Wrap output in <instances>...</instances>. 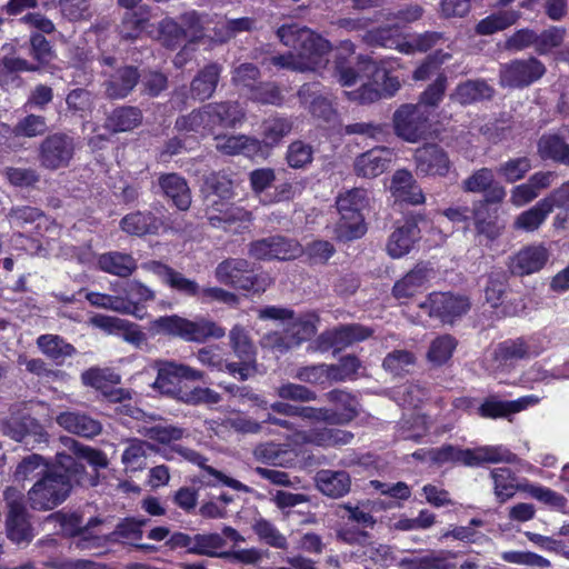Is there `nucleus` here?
Masks as SVG:
<instances>
[{
  "label": "nucleus",
  "instance_id": "25",
  "mask_svg": "<svg viewBox=\"0 0 569 569\" xmlns=\"http://www.w3.org/2000/svg\"><path fill=\"white\" fill-rule=\"evenodd\" d=\"M140 78L136 67L124 66L107 76L102 86L106 97L112 100L124 99L134 89Z\"/></svg>",
  "mask_w": 569,
  "mask_h": 569
},
{
  "label": "nucleus",
  "instance_id": "8",
  "mask_svg": "<svg viewBox=\"0 0 569 569\" xmlns=\"http://www.w3.org/2000/svg\"><path fill=\"white\" fill-rule=\"evenodd\" d=\"M319 317L315 312L292 316V319L283 328V332H271L263 337L264 346L284 353L301 342L311 339L317 332Z\"/></svg>",
  "mask_w": 569,
  "mask_h": 569
},
{
  "label": "nucleus",
  "instance_id": "19",
  "mask_svg": "<svg viewBox=\"0 0 569 569\" xmlns=\"http://www.w3.org/2000/svg\"><path fill=\"white\" fill-rule=\"evenodd\" d=\"M300 102L309 112L323 122H335L338 113L332 103L325 97L320 83H305L298 91Z\"/></svg>",
  "mask_w": 569,
  "mask_h": 569
},
{
  "label": "nucleus",
  "instance_id": "1",
  "mask_svg": "<svg viewBox=\"0 0 569 569\" xmlns=\"http://www.w3.org/2000/svg\"><path fill=\"white\" fill-rule=\"evenodd\" d=\"M277 36L293 51L272 57L273 66L301 72L320 71L327 67L331 43L311 29L296 23L283 24L277 30Z\"/></svg>",
  "mask_w": 569,
  "mask_h": 569
},
{
  "label": "nucleus",
  "instance_id": "5",
  "mask_svg": "<svg viewBox=\"0 0 569 569\" xmlns=\"http://www.w3.org/2000/svg\"><path fill=\"white\" fill-rule=\"evenodd\" d=\"M149 329L154 335L179 337L192 342L219 339L226 335V330L210 319L198 317L189 320L178 315L159 317L150 322Z\"/></svg>",
  "mask_w": 569,
  "mask_h": 569
},
{
  "label": "nucleus",
  "instance_id": "62",
  "mask_svg": "<svg viewBox=\"0 0 569 569\" xmlns=\"http://www.w3.org/2000/svg\"><path fill=\"white\" fill-rule=\"evenodd\" d=\"M254 27L256 20L250 17L226 19L217 24L214 37L218 41L224 42L242 32L251 31Z\"/></svg>",
  "mask_w": 569,
  "mask_h": 569
},
{
  "label": "nucleus",
  "instance_id": "44",
  "mask_svg": "<svg viewBox=\"0 0 569 569\" xmlns=\"http://www.w3.org/2000/svg\"><path fill=\"white\" fill-rule=\"evenodd\" d=\"M37 346L43 355L61 365L76 353V348L57 335H41L37 339Z\"/></svg>",
  "mask_w": 569,
  "mask_h": 569
},
{
  "label": "nucleus",
  "instance_id": "21",
  "mask_svg": "<svg viewBox=\"0 0 569 569\" xmlns=\"http://www.w3.org/2000/svg\"><path fill=\"white\" fill-rule=\"evenodd\" d=\"M372 335V330L361 325H347L323 332L319 337L321 349L341 350L355 342L363 341Z\"/></svg>",
  "mask_w": 569,
  "mask_h": 569
},
{
  "label": "nucleus",
  "instance_id": "55",
  "mask_svg": "<svg viewBox=\"0 0 569 569\" xmlns=\"http://www.w3.org/2000/svg\"><path fill=\"white\" fill-rule=\"evenodd\" d=\"M490 476L493 481L495 496L499 502H506L516 495L518 490L517 479L509 468H495Z\"/></svg>",
  "mask_w": 569,
  "mask_h": 569
},
{
  "label": "nucleus",
  "instance_id": "27",
  "mask_svg": "<svg viewBox=\"0 0 569 569\" xmlns=\"http://www.w3.org/2000/svg\"><path fill=\"white\" fill-rule=\"evenodd\" d=\"M57 423L70 433L93 438L102 431V423L80 411H64L57 417Z\"/></svg>",
  "mask_w": 569,
  "mask_h": 569
},
{
  "label": "nucleus",
  "instance_id": "34",
  "mask_svg": "<svg viewBox=\"0 0 569 569\" xmlns=\"http://www.w3.org/2000/svg\"><path fill=\"white\" fill-rule=\"evenodd\" d=\"M432 269L427 264L419 263L409 271L402 279L398 280L392 289L397 299H405L419 292L431 277Z\"/></svg>",
  "mask_w": 569,
  "mask_h": 569
},
{
  "label": "nucleus",
  "instance_id": "12",
  "mask_svg": "<svg viewBox=\"0 0 569 569\" xmlns=\"http://www.w3.org/2000/svg\"><path fill=\"white\" fill-rule=\"evenodd\" d=\"M216 279L226 286L244 291H259L257 277L251 272V264L246 259L231 258L220 262L214 271Z\"/></svg>",
  "mask_w": 569,
  "mask_h": 569
},
{
  "label": "nucleus",
  "instance_id": "13",
  "mask_svg": "<svg viewBox=\"0 0 569 569\" xmlns=\"http://www.w3.org/2000/svg\"><path fill=\"white\" fill-rule=\"evenodd\" d=\"M4 499L9 507L7 517L8 537L16 543L29 542L32 539V530L27 519L22 493L18 489L8 488L4 491Z\"/></svg>",
  "mask_w": 569,
  "mask_h": 569
},
{
  "label": "nucleus",
  "instance_id": "46",
  "mask_svg": "<svg viewBox=\"0 0 569 569\" xmlns=\"http://www.w3.org/2000/svg\"><path fill=\"white\" fill-rule=\"evenodd\" d=\"M253 456L258 461L267 465L288 467L293 463L295 455L282 445L266 442L257 446Z\"/></svg>",
  "mask_w": 569,
  "mask_h": 569
},
{
  "label": "nucleus",
  "instance_id": "6",
  "mask_svg": "<svg viewBox=\"0 0 569 569\" xmlns=\"http://www.w3.org/2000/svg\"><path fill=\"white\" fill-rule=\"evenodd\" d=\"M368 193L362 188H353L339 194L336 204L340 219L336 224L335 233L339 240L350 241L361 238L367 227L362 210L368 207Z\"/></svg>",
  "mask_w": 569,
  "mask_h": 569
},
{
  "label": "nucleus",
  "instance_id": "42",
  "mask_svg": "<svg viewBox=\"0 0 569 569\" xmlns=\"http://www.w3.org/2000/svg\"><path fill=\"white\" fill-rule=\"evenodd\" d=\"M159 183L168 198L180 210H187L191 203V196L186 180L177 173L160 177Z\"/></svg>",
  "mask_w": 569,
  "mask_h": 569
},
{
  "label": "nucleus",
  "instance_id": "14",
  "mask_svg": "<svg viewBox=\"0 0 569 569\" xmlns=\"http://www.w3.org/2000/svg\"><path fill=\"white\" fill-rule=\"evenodd\" d=\"M73 152V139L67 134L54 133L40 144L39 160L42 167L57 170L69 166Z\"/></svg>",
  "mask_w": 569,
  "mask_h": 569
},
{
  "label": "nucleus",
  "instance_id": "39",
  "mask_svg": "<svg viewBox=\"0 0 569 569\" xmlns=\"http://www.w3.org/2000/svg\"><path fill=\"white\" fill-rule=\"evenodd\" d=\"M207 112H210L214 128H234L244 120V109L238 102L208 103Z\"/></svg>",
  "mask_w": 569,
  "mask_h": 569
},
{
  "label": "nucleus",
  "instance_id": "41",
  "mask_svg": "<svg viewBox=\"0 0 569 569\" xmlns=\"http://www.w3.org/2000/svg\"><path fill=\"white\" fill-rule=\"evenodd\" d=\"M161 221L151 212H132L124 216L120 221V228L128 234L144 236L156 233Z\"/></svg>",
  "mask_w": 569,
  "mask_h": 569
},
{
  "label": "nucleus",
  "instance_id": "9",
  "mask_svg": "<svg viewBox=\"0 0 569 569\" xmlns=\"http://www.w3.org/2000/svg\"><path fill=\"white\" fill-rule=\"evenodd\" d=\"M429 117L430 112L423 110L421 104H402L393 113L395 133L407 142H418L429 132Z\"/></svg>",
  "mask_w": 569,
  "mask_h": 569
},
{
  "label": "nucleus",
  "instance_id": "3",
  "mask_svg": "<svg viewBox=\"0 0 569 569\" xmlns=\"http://www.w3.org/2000/svg\"><path fill=\"white\" fill-rule=\"evenodd\" d=\"M206 183L210 190L206 198L209 223L232 233L249 229L252 222L251 212L229 202L233 194L231 180L226 176L213 173Z\"/></svg>",
  "mask_w": 569,
  "mask_h": 569
},
{
  "label": "nucleus",
  "instance_id": "35",
  "mask_svg": "<svg viewBox=\"0 0 569 569\" xmlns=\"http://www.w3.org/2000/svg\"><path fill=\"white\" fill-rule=\"evenodd\" d=\"M468 467H478L482 463H513L518 460L517 455L511 452L506 446H480L469 449Z\"/></svg>",
  "mask_w": 569,
  "mask_h": 569
},
{
  "label": "nucleus",
  "instance_id": "10",
  "mask_svg": "<svg viewBox=\"0 0 569 569\" xmlns=\"http://www.w3.org/2000/svg\"><path fill=\"white\" fill-rule=\"evenodd\" d=\"M546 73L545 64L537 58L516 59L500 68V84L507 88H525Z\"/></svg>",
  "mask_w": 569,
  "mask_h": 569
},
{
  "label": "nucleus",
  "instance_id": "7",
  "mask_svg": "<svg viewBox=\"0 0 569 569\" xmlns=\"http://www.w3.org/2000/svg\"><path fill=\"white\" fill-rule=\"evenodd\" d=\"M154 369L157 370V378L152 388L161 395L179 401H182V397L189 391L182 388V381H200L203 379L201 371L176 361L157 360L154 361Z\"/></svg>",
  "mask_w": 569,
  "mask_h": 569
},
{
  "label": "nucleus",
  "instance_id": "11",
  "mask_svg": "<svg viewBox=\"0 0 569 569\" xmlns=\"http://www.w3.org/2000/svg\"><path fill=\"white\" fill-rule=\"evenodd\" d=\"M419 307L430 317L439 318L447 323L465 315L470 309V301L461 295L433 292Z\"/></svg>",
  "mask_w": 569,
  "mask_h": 569
},
{
  "label": "nucleus",
  "instance_id": "26",
  "mask_svg": "<svg viewBox=\"0 0 569 569\" xmlns=\"http://www.w3.org/2000/svg\"><path fill=\"white\" fill-rule=\"evenodd\" d=\"M393 153L389 148H373L368 150L355 160V172L359 177L375 178L383 173L390 162Z\"/></svg>",
  "mask_w": 569,
  "mask_h": 569
},
{
  "label": "nucleus",
  "instance_id": "56",
  "mask_svg": "<svg viewBox=\"0 0 569 569\" xmlns=\"http://www.w3.org/2000/svg\"><path fill=\"white\" fill-rule=\"evenodd\" d=\"M327 398L330 402L335 403L341 412L335 417L332 422L345 423L352 420L359 410V402L356 396L351 395L346 390H331L327 393ZM333 416H336L333 413Z\"/></svg>",
  "mask_w": 569,
  "mask_h": 569
},
{
  "label": "nucleus",
  "instance_id": "22",
  "mask_svg": "<svg viewBox=\"0 0 569 569\" xmlns=\"http://www.w3.org/2000/svg\"><path fill=\"white\" fill-rule=\"evenodd\" d=\"M216 149L226 156L253 158L262 154V142L247 134L216 136Z\"/></svg>",
  "mask_w": 569,
  "mask_h": 569
},
{
  "label": "nucleus",
  "instance_id": "31",
  "mask_svg": "<svg viewBox=\"0 0 569 569\" xmlns=\"http://www.w3.org/2000/svg\"><path fill=\"white\" fill-rule=\"evenodd\" d=\"M405 38L402 27L397 22H390L368 30L363 36V41L369 46L395 49L400 52Z\"/></svg>",
  "mask_w": 569,
  "mask_h": 569
},
{
  "label": "nucleus",
  "instance_id": "57",
  "mask_svg": "<svg viewBox=\"0 0 569 569\" xmlns=\"http://www.w3.org/2000/svg\"><path fill=\"white\" fill-rule=\"evenodd\" d=\"M151 448L152 447L147 441L128 439L121 462L129 471L142 470L146 467L147 453Z\"/></svg>",
  "mask_w": 569,
  "mask_h": 569
},
{
  "label": "nucleus",
  "instance_id": "16",
  "mask_svg": "<svg viewBox=\"0 0 569 569\" xmlns=\"http://www.w3.org/2000/svg\"><path fill=\"white\" fill-rule=\"evenodd\" d=\"M141 268L156 274L164 284L183 296L198 298L200 295L201 287L197 281L184 277L166 263L151 260L141 263Z\"/></svg>",
  "mask_w": 569,
  "mask_h": 569
},
{
  "label": "nucleus",
  "instance_id": "60",
  "mask_svg": "<svg viewBox=\"0 0 569 569\" xmlns=\"http://www.w3.org/2000/svg\"><path fill=\"white\" fill-rule=\"evenodd\" d=\"M252 530L263 543L276 549L284 550L288 548V540L286 536L282 535L276 525L268 519L262 517L254 519Z\"/></svg>",
  "mask_w": 569,
  "mask_h": 569
},
{
  "label": "nucleus",
  "instance_id": "23",
  "mask_svg": "<svg viewBox=\"0 0 569 569\" xmlns=\"http://www.w3.org/2000/svg\"><path fill=\"white\" fill-rule=\"evenodd\" d=\"M353 438L350 431L315 427L306 431H299L295 435L293 441L297 443L313 445L318 447H336L348 445Z\"/></svg>",
  "mask_w": 569,
  "mask_h": 569
},
{
  "label": "nucleus",
  "instance_id": "32",
  "mask_svg": "<svg viewBox=\"0 0 569 569\" xmlns=\"http://www.w3.org/2000/svg\"><path fill=\"white\" fill-rule=\"evenodd\" d=\"M101 271L120 278L130 277L137 269V260L129 253L109 251L101 253L97 259Z\"/></svg>",
  "mask_w": 569,
  "mask_h": 569
},
{
  "label": "nucleus",
  "instance_id": "54",
  "mask_svg": "<svg viewBox=\"0 0 569 569\" xmlns=\"http://www.w3.org/2000/svg\"><path fill=\"white\" fill-rule=\"evenodd\" d=\"M457 345L456 338L451 335L438 336L430 342L427 360L435 367L443 366L451 359Z\"/></svg>",
  "mask_w": 569,
  "mask_h": 569
},
{
  "label": "nucleus",
  "instance_id": "50",
  "mask_svg": "<svg viewBox=\"0 0 569 569\" xmlns=\"http://www.w3.org/2000/svg\"><path fill=\"white\" fill-rule=\"evenodd\" d=\"M475 227L479 234L495 240L501 233L502 226L498 222L497 212L491 211L487 203H479L473 210Z\"/></svg>",
  "mask_w": 569,
  "mask_h": 569
},
{
  "label": "nucleus",
  "instance_id": "64",
  "mask_svg": "<svg viewBox=\"0 0 569 569\" xmlns=\"http://www.w3.org/2000/svg\"><path fill=\"white\" fill-rule=\"evenodd\" d=\"M416 365V356L408 350H393L383 359L382 367L393 376L409 373Z\"/></svg>",
  "mask_w": 569,
  "mask_h": 569
},
{
  "label": "nucleus",
  "instance_id": "51",
  "mask_svg": "<svg viewBox=\"0 0 569 569\" xmlns=\"http://www.w3.org/2000/svg\"><path fill=\"white\" fill-rule=\"evenodd\" d=\"M519 18L520 13L515 10L498 11L481 19L476 26V32L480 36H490L512 26Z\"/></svg>",
  "mask_w": 569,
  "mask_h": 569
},
{
  "label": "nucleus",
  "instance_id": "30",
  "mask_svg": "<svg viewBox=\"0 0 569 569\" xmlns=\"http://www.w3.org/2000/svg\"><path fill=\"white\" fill-rule=\"evenodd\" d=\"M456 553L448 550H430L420 556L406 557L400 561L405 569H453Z\"/></svg>",
  "mask_w": 569,
  "mask_h": 569
},
{
  "label": "nucleus",
  "instance_id": "33",
  "mask_svg": "<svg viewBox=\"0 0 569 569\" xmlns=\"http://www.w3.org/2000/svg\"><path fill=\"white\" fill-rule=\"evenodd\" d=\"M318 489L326 496L339 498L349 492L351 480L348 472L322 469L316 475Z\"/></svg>",
  "mask_w": 569,
  "mask_h": 569
},
{
  "label": "nucleus",
  "instance_id": "15",
  "mask_svg": "<svg viewBox=\"0 0 569 569\" xmlns=\"http://www.w3.org/2000/svg\"><path fill=\"white\" fill-rule=\"evenodd\" d=\"M3 435L11 439L23 442L32 448L48 442V433L44 428L32 417L11 416L1 423Z\"/></svg>",
  "mask_w": 569,
  "mask_h": 569
},
{
  "label": "nucleus",
  "instance_id": "20",
  "mask_svg": "<svg viewBox=\"0 0 569 569\" xmlns=\"http://www.w3.org/2000/svg\"><path fill=\"white\" fill-rule=\"evenodd\" d=\"M549 259V252L542 244L522 248L510 258L509 270L512 274L526 276L540 271Z\"/></svg>",
  "mask_w": 569,
  "mask_h": 569
},
{
  "label": "nucleus",
  "instance_id": "28",
  "mask_svg": "<svg viewBox=\"0 0 569 569\" xmlns=\"http://www.w3.org/2000/svg\"><path fill=\"white\" fill-rule=\"evenodd\" d=\"M86 298L90 305L97 308L130 315L138 319H143L147 313L146 309L139 307L138 303L133 302L128 297L91 291L86 295Z\"/></svg>",
  "mask_w": 569,
  "mask_h": 569
},
{
  "label": "nucleus",
  "instance_id": "58",
  "mask_svg": "<svg viewBox=\"0 0 569 569\" xmlns=\"http://www.w3.org/2000/svg\"><path fill=\"white\" fill-rule=\"evenodd\" d=\"M108 400L114 405V413L119 418L129 417L140 420L143 417V411L137 407L131 398V392L127 389H110Z\"/></svg>",
  "mask_w": 569,
  "mask_h": 569
},
{
  "label": "nucleus",
  "instance_id": "48",
  "mask_svg": "<svg viewBox=\"0 0 569 569\" xmlns=\"http://www.w3.org/2000/svg\"><path fill=\"white\" fill-rule=\"evenodd\" d=\"M551 212L550 204L543 198L517 217L515 228L526 232L536 231Z\"/></svg>",
  "mask_w": 569,
  "mask_h": 569
},
{
  "label": "nucleus",
  "instance_id": "18",
  "mask_svg": "<svg viewBox=\"0 0 569 569\" xmlns=\"http://www.w3.org/2000/svg\"><path fill=\"white\" fill-rule=\"evenodd\" d=\"M425 222L423 219H420ZM419 220L416 218L408 219L403 224L398 226L389 236L386 250L393 259H400L407 256L413 248L415 243L420 239Z\"/></svg>",
  "mask_w": 569,
  "mask_h": 569
},
{
  "label": "nucleus",
  "instance_id": "29",
  "mask_svg": "<svg viewBox=\"0 0 569 569\" xmlns=\"http://www.w3.org/2000/svg\"><path fill=\"white\" fill-rule=\"evenodd\" d=\"M390 191L396 200L410 204H421L425 196L412 173L408 170H397L392 177Z\"/></svg>",
  "mask_w": 569,
  "mask_h": 569
},
{
  "label": "nucleus",
  "instance_id": "37",
  "mask_svg": "<svg viewBox=\"0 0 569 569\" xmlns=\"http://www.w3.org/2000/svg\"><path fill=\"white\" fill-rule=\"evenodd\" d=\"M142 122V112L132 106H122L113 109L106 119V128L111 132H126L139 127Z\"/></svg>",
  "mask_w": 569,
  "mask_h": 569
},
{
  "label": "nucleus",
  "instance_id": "40",
  "mask_svg": "<svg viewBox=\"0 0 569 569\" xmlns=\"http://www.w3.org/2000/svg\"><path fill=\"white\" fill-rule=\"evenodd\" d=\"M174 451L179 456H181L184 460L203 469L209 476L214 478V482H221V483H223L234 490H239V491L247 492L249 490L248 487L246 485L241 483L239 480L229 478L226 475H223L222 472H220L219 470H217L210 466H207L206 465L207 458H204L202 455H200L196 450L186 448L182 446H178L174 448Z\"/></svg>",
  "mask_w": 569,
  "mask_h": 569
},
{
  "label": "nucleus",
  "instance_id": "63",
  "mask_svg": "<svg viewBox=\"0 0 569 569\" xmlns=\"http://www.w3.org/2000/svg\"><path fill=\"white\" fill-rule=\"evenodd\" d=\"M259 79L260 70L253 63H242L231 74L232 84L247 96L258 86Z\"/></svg>",
  "mask_w": 569,
  "mask_h": 569
},
{
  "label": "nucleus",
  "instance_id": "61",
  "mask_svg": "<svg viewBox=\"0 0 569 569\" xmlns=\"http://www.w3.org/2000/svg\"><path fill=\"white\" fill-rule=\"evenodd\" d=\"M28 70H30V68L27 60L4 57L0 62V86L6 89L19 87L21 79L17 76V72Z\"/></svg>",
  "mask_w": 569,
  "mask_h": 569
},
{
  "label": "nucleus",
  "instance_id": "53",
  "mask_svg": "<svg viewBox=\"0 0 569 569\" xmlns=\"http://www.w3.org/2000/svg\"><path fill=\"white\" fill-rule=\"evenodd\" d=\"M443 40V33L437 31L406 34L405 42L400 49V53L415 54L417 52H427Z\"/></svg>",
  "mask_w": 569,
  "mask_h": 569
},
{
  "label": "nucleus",
  "instance_id": "59",
  "mask_svg": "<svg viewBox=\"0 0 569 569\" xmlns=\"http://www.w3.org/2000/svg\"><path fill=\"white\" fill-rule=\"evenodd\" d=\"M149 19L150 12L147 7H140L137 11L126 12L119 29L121 38L126 40L137 39L146 28Z\"/></svg>",
  "mask_w": 569,
  "mask_h": 569
},
{
  "label": "nucleus",
  "instance_id": "52",
  "mask_svg": "<svg viewBox=\"0 0 569 569\" xmlns=\"http://www.w3.org/2000/svg\"><path fill=\"white\" fill-rule=\"evenodd\" d=\"M82 383L103 392L108 398V390L120 383V376L110 368H90L81 375Z\"/></svg>",
  "mask_w": 569,
  "mask_h": 569
},
{
  "label": "nucleus",
  "instance_id": "17",
  "mask_svg": "<svg viewBox=\"0 0 569 569\" xmlns=\"http://www.w3.org/2000/svg\"><path fill=\"white\" fill-rule=\"evenodd\" d=\"M415 161L417 173L423 177H443L451 166L447 152L433 143L418 148L415 152Z\"/></svg>",
  "mask_w": 569,
  "mask_h": 569
},
{
  "label": "nucleus",
  "instance_id": "49",
  "mask_svg": "<svg viewBox=\"0 0 569 569\" xmlns=\"http://www.w3.org/2000/svg\"><path fill=\"white\" fill-rule=\"evenodd\" d=\"M207 104L187 116H181L176 121V129L180 132H211L214 129Z\"/></svg>",
  "mask_w": 569,
  "mask_h": 569
},
{
  "label": "nucleus",
  "instance_id": "2",
  "mask_svg": "<svg viewBox=\"0 0 569 569\" xmlns=\"http://www.w3.org/2000/svg\"><path fill=\"white\" fill-rule=\"evenodd\" d=\"M84 471V466L66 452L56 456V462L28 492L30 506L37 510H51L62 503L72 488V480Z\"/></svg>",
  "mask_w": 569,
  "mask_h": 569
},
{
  "label": "nucleus",
  "instance_id": "47",
  "mask_svg": "<svg viewBox=\"0 0 569 569\" xmlns=\"http://www.w3.org/2000/svg\"><path fill=\"white\" fill-rule=\"evenodd\" d=\"M538 153L543 160L569 164V144L558 134H543L538 141Z\"/></svg>",
  "mask_w": 569,
  "mask_h": 569
},
{
  "label": "nucleus",
  "instance_id": "38",
  "mask_svg": "<svg viewBox=\"0 0 569 569\" xmlns=\"http://www.w3.org/2000/svg\"><path fill=\"white\" fill-rule=\"evenodd\" d=\"M493 89L485 80H468L457 86L450 99L462 106L490 99Z\"/></svg>",
  "mask_w": 569,
  "mask_h": 569
},
{
  "label": "nucleus",
  "instance_id": "45",
  "mask_svg": "<svg viewBox=\"0 0 569 569\" xmlns=\"http://www.w3.org/2000/svg\"><path fill=\"white\" fill-rule=\"evenodd\" d=\"M262 149L274 148L292 130V120L287 117H270L262 122Z\"/></svg>",
  "mask_w": 569,
  "mask_h": 569
},
{
  "label": "nucleus",
  "instance_id": "24",
  "mask_svg": "<svg viewBox=\"0 0 569 569\" xmlns=\"http://www.w3.org/2000/svg\"><path fill=\"white\" fill-rule=\"evenodd\" d=\"M540 397L528 395L516 400H499L497 398L487 399L479 408L478 412L483 418H502L520 412L538 405Z\"/></svg>",
  "mask_w": 569,
  "mask_h": 569
},
{
  "label": "nucleus",
  "instance_id": "36",
  "mask_svg": "<svg viewBox=\"0 0 569 569\" xmlns=\"http://www.w3.org/2000/svg\"><path fill=\"white\" fill-rule=\"evenodd\" d=\"M222 67L218 63H209L201 69L191 81V93L198 100L209 99L217 89Z\"/></svg>",
  "mask_w": 569,
  "mask_h": 569
},
{
  "label": "nucleus",
  "instance_id": "43",
  "mask_svg": "<svg viewBox=\"0 0 569 569\" xmlns=\"http://www.w3.org/2000/svg\"><path fill=\"white\" fill-rule=\"evenodd\" d=\"M416 458H427L429 461L436 465L446 463H461L468 467L469 461V449H462L452 445H443L439 448H432L427 452L416 451L413 453Z\"/></svg>",
  "mask_w": 569,
  "mask_h": 569
},
{
  "label": "nucleus",
  "instance_id": "4",
  "mask_svg": "<svg viewBox=\"0 0 569 569\" xmlns=\"http://www.w3.org/2000/svg\"><path fill=\"white\" fill-rule=\"evenodd\" d=\"M548 345L547 338L540 333L507 339L486 353L483 367L490 373L509 371L518 361L541 355Z\"/></svg>",
  "mask_w": 569,
  "mask_h": 569
}]
</instances>
